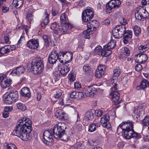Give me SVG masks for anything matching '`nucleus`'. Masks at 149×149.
I'll return each mask as SVG.
<instances>
[{
    "label": "nucleus",
    "instance_id": "1",
    "mask_svg": "<svg viewBox=\"0 0 149 149\" xmlns=\"http://www.w3.org/2000/svg\"><path fill=\"white\" fill-rule=\"evenodd\" d=\"M31 125L32 121L29 119L26 122L24 121L22 124L21 122H19L12 134L17 136L23 140H31L32 137L30 133L32 130Z\"/></svg>",
    "mask_w": 149,
    "mask_h": 149
},
{
    "label": "nucleus",
    "instance_id": "2",
    "mask_svg": "<svg viewBox=\"0 0 149 149\" xmlns=\"http://www.w3.org/2000/svg\"><path fill=\"white\" fill-rule=\"evenodd\" d=\"M66 126L64 123H60L56 125L52 130L54 132V137L61 140L67 141L69 139L70 136L68 134L66 129Z\"/></svg>",
    "mask_w": 149,
    "mask_h": 149
},
{
    "label": "nucleus",
    "instance_id": "3",
    "mask_svg": "<svg viewBox=\"0 0 149 149\" xmlns=\"http://www.w3.org/2000/svg\"><path fill=\"white\" fill-rule=\"evenodd\" d=\"M43 60L40 57H37L32 60L31 69L35 74H39L44 69Z\"/></svg>",
    "mask_w": 149,
    "mask_h": 149
},
{
    "label": "nucleus",
    "instance_id": "4",
    "mask_svg": "<svg viewBox=\"0 0 149 149\" xmlns=\"http://www.w3.org/2000/svg\"><path fill=\"white\" fill-rule=\"evenodd\" d=\"M117 84L113 83V87L111 88L112 91L111 93V95L112 96V99L113 102V104L115 105H116L119 104L122 100L121 98L120 97V94L118 92L115 91L117 89Z\"/></svg>",
    "mask_w": 149,
    "mask_h": 149
},
{
    "label": "nucleus",
    "instance_id": "5",
    "mask_svg": "<svg viewBox=\"0 0 149 149\" xmlns=\"http://www.w3.org/2000/svg\"><path fill=\"white\" fill-rule=\"evenodd\" d=\"M59 61L62 63L70 62L73 58L72 53L70 52H59Z\"/></svg>",
    "mask_w": 149,
    "mask_h": 149
},
{
    "label": "nucleus",
    "instance_id": "6",
    "mask_svg": "<svg viewBox=\"0 0 149 149\" xmlns=\"http://www.w3.org/2000/svg\"><path fill=\"white\" fill-rule=\"evenodd\" d=\"M52 130H53V129L49 130H46L43 133V142L47 145H49L52 141V136L53 135H54V132L52 131Z\"/></svg>",
    "mask_w": 149,
    "mask_h": 149
},
{
    "label": "nucleus",
    "instance_id": "7",
    "mask_svg": "<svg viewBox=\"0 0 149 149\" xmlns=\"http://www.w3.org/2000/svg\"><path fill=\"white\" fill-rule=\"evenodd\" d=\"M133 126L132 122H123L118 126L117 129H121L123 132L124 135H125V132H130L133 130Z\"/></svg>",
    "mask_w": 149,
    "mask_h": 149
},
{
    "label": "nucleus",
    "instance_id": "8",
    "mask_svg": "<svg viewBox=\"0 0 149 149\" xmlns=\"http://www.w3.org/2000/svg\"><path fill=\"white\" fill-rule=\"evenodd\" d=\"M121 4L119 0H111L106 4V11L107 13H110L112 11L113 9L118 7Z\"/></svg>",
    "mask_w": 149,
    "mask_h": 149
},
{
    "label": "nucleus",
    "instance_id": "9",
    "mask_svg": "<svg viewBox=\"0 0 149 149\" xmlns=\"http://www.w3.org/2000/svg\"><path fill=\"white\" fill-rule=\"evenodd\" d=\"M59 52L56 50L53 49L50 54L48 58V61L50 64H54L55 63L58 59L59 60Z\"/></svg>",
    "mask_w": 149,
    "mask_h": 149
},
{
    "label": "nucleus",
    "instance_id": "10",
    "mask_svg": "<svg viewBox=\"0 0 149 149\" xmlns=\"http://www.w3.org/2000/svg\"><path fill=\"white\" fill-rule=\"evenodd\" d=\"M93 16V13L92 10L89 9H86L83 11L82 13V20L85 22H88L91 19Z\"/></svg>",
    "mask_w": 149,
    "mask_h": 149
},
{
    "label": "nucleus",
    "instance_id": "11",
    "mask_svg": "<svg viewBox=\"0 0 149 149\" xmlns=\"http://www.w3.org/2000/svg\"><path fill=\"white\" fill-rule=\"evenodd\" d=\"M83 92L87 97H93L97 92V89L93 86H86Z\"/></svg>",
    "mask_w": 149,
    "mask_h": 149
},
{
    "label": "nucleus",
    "instance_id": "12",
    "mask_svg": "<svg viewBox=\"0 0 149 149\" xmlns=\"http://www.w3.org/2000/svg\"><path fill=\"white\" fill-rule=\"evenodd\" d=\"M110 117L109 114H106L104 115L101 118L100 123L104 127H106L109 129L111 127V124L109 123Z\"/></svg>",
    "mask_w": 149,
    "mask_h": 149
},
{
    "label": "nucleus",
    "instance_id": "13",
    "mask_svg": "<svg viewBox=\"0 0 149 149\" xmlns=\"http://www.w3.org/2000/svg\"><path fill=\"white\" fill-rule=\"evenodd\" d=\"M61 24V26H58V28L59 30L63 34L68 33V30L71 29L73 27L72 25L69 23Z\"/></svg>",
    "mask_w": 149,
    "mask_h": 149
},
{
    "label": "nucleus",
    "instance_id": "14",
    "mask_svg": "<svg viewBox=\"0 0 149 149\" xmlns=\"http://www.w3.org/2000/svg\"><path fill=\"white\" fill-rule=\"evenodd\" d=\"M124 137L125 138L127 139H129L132 138L136 139H138L140 138V134L135 132L134 130L130 132H125Z\"/></svg>",
    "mask_w": 149,
    "mask_h": 149
},
{
    "label": "nucleus",
    "instance_id": "15",
    "mask_svg": "<svg viewBox=\"0 0 149 149\" xmlns=\"http://www.w3.org/2000/svg\"><path fill=\"white\" fill-rule=\"evenodd\" d=\"M136 56H137V58L136 61L138 63H143L145 62L148 59L147 56L146 54L143 53H140L136 54Z\"/></svg>",
    "mask_w": 149,
    "mask_h": 149
},
{
    "label": "nucleus",
    "instance_id": "16",
    "mask_svg": "<svg viewBox=\"0 0 149 149\" xmlns=\"http://www.w3.org/2000/svg\"><path fill=\"white\" fill-rule=\"evenodd\" d=\"M26 45L30 49H35L38 47L39 43L37 40L31 39L27 42Z\"/></svg>",
    "mask_w": 149,
    "mask_h": 149
},
{
    "label": "nucleus",
    "instance_id": "17",
    "mask_svg": "<svg viewBox=\"0 0 149 149\" xmlns=\"http://www.w3.org/2000/svg\"><path fill=\"white\" fill-rule=\"evenodd\" d=\"M105 69V66L100 65L99 66L95 72L96 76L98 78L101 77L104 74Z\"/></svg>",
    "mask_w": 149,
    "mask_h": 149
},
{
    "label": "nucleus",
    "instance_id": "18",
    "mask_svg": "<svg viewBox=\"0 0 149 149\" xmlns=\"http://www.w3.org/2000/svg\"><path fill=\"white\" fill-rule=\"evenodd\" d=\"M65 113L61 109L57 110L55 113V116L58 120H65L67 117L65 116Z\"/></svg>",
    "mask_w": 149,
    "mask_h": 149
},
{
    "label": "nucleus",
    "instance_id": "19",
    "mask_svg": "<svg viewBox=\"0 0 149 149\" xmlns=\"http://www.w3.org/2000/svg\"><path fill=\"white\" fill-rule=\"evenodd\" d=\"M3 79H1L0 81V84L1 86L3 88H6L9 87L10 86V81L8 80L6 78L5 75H1Z\"/></svg>",
    "mask_w": 149,
    "mask_h": 149
},
{
    "label": "nucleus",
    "instance_id": "20",
    "mask_svg": "<svg viewBox=\"0 0 149 149\" xmlns=\"http://www.w3.org/2000/svg\"><path fill=\"white\" fill-rule=\"evenodd\" d=\"M31 92L29 88L27 87L22 88L20 91V94L23 96L29 99L31 97Z\"/></svg>",
    "mask_w": 149,
    "mask_h": 149
},
{
    "label": "nucleus",
    "instance_id": "21",
    "mask_svg": "<svg viewBox=\"0 0 149 149\" xmlns=\"http://www.w3.org/2000/svg\"><path fill=\"white\" fill-rule=\"evenodd\" d=\"M25 71V70L24 67L20 66L13 70L11 73L12 74L15 73L17 75L19 76L24 73Z\"/></svg>",
    "mask_w": 149,
    "mask_h": 149
},
{
    "label": "nucleus",
    "instance_id": "22",
    "mask_svg": "<svg viewBox=\"0 0 149 149\" xmlns=\"http://www.w3.org/2000/svg\"><path fill=\"white\" fill-rule=\"evenodd\" d=\"M119 31V36L121 38L126 33L125 26L119 25L117 26Z\"/></svg>",
    "mask_w": 149,
    "mask_h": 149
},
{
    "label": "nucleus",
    "instance_id": "23",
    "mask_svg": "<svg viewBox=\"0 0 149 149\" xmlns=\"http://www.w3.org/2000/svg\"><path fill=\"white\" fill-rule=\"evenodd\" d=\"M59 70L60 72L63 75H66L68 73L69 69L66 65H64L59 68Z\"/></svg>",
    "mask_w": 149,
    "mask_h": 149
},
{
    "label": "nucleus",
    "instance_id": "24",
    "mask_svg": "<svg viewBox=\"0 0 149 149\" xmlns=\"http://www.w3.org/2000/svg\"><path fill=\"white\" fill-rule=\"evenodd\" d=\"M9 94L14 102H16L17 100L18 96L17 91H10Z\"/></svg>",
    "mask_w": 149,
    "mask_h": 149
},
{
    "label": "nucleus",
    "instance_id": "25",
    "mask_svg": "<svg viewBox=\"0 0 149 149\" xmlns=\"http://www.w3.org/2000/svg\"><path fill=\"white\" fill-rule=\"evenodd\" d=\"M148 86H149V82L147 80L144 79L142 80L140 86L137 87L136 88L139 89L138 88L140 87L143 89Z\"/></svg>",
    "mask_w": 149,
    "mask_h": 149
},
{
    "label": "nucleus",
    "instance_id": "26",
    "mask_svg": "<svg viewBox=\"0 0 149 149\" xmlns=\"http://www.w3.org/2000/svg\"><path fill=\"white\" fill-rule=\"evenodd\" d=\"M10 45L5 46L0 49V53L4 54L10 52Z\"/></svg>",
    "mask_w": 149,
    "mask_h": 149
},
{
    "label": "nucleus",
    "instance_id": "27",
    "mask_svg": "<svg viewBox=\"0 0 149 149\" xmlns=\"http://www.w3.org/2000/svg\"><path fill=\"white\" fill-rule=\"evenodd\" d=\"M112 33V35L115 37V38H120V36H119V31L117 26H116L113 29Z\"/></svg>",
    "mask_w": 149,
    "mask_h": 149
},
{
    "label": "nucleus",
    "instance_id": "28",
    "mask_svg": "<svg viewBox=\"0 0 149 149\" xmlns=\"http://www.w3.org/2000/svg\"><path fill=\"white\" fill-rule=\"evenodd\" d=\"M23 3V0H13V5L16 8H19L22 6Z\"/></svg>",
    "mask_w": 149,
    "mask_h": 149
},
{
    "label": "nucleus",
    "instance_id": "29",
    "mask_svg": "<svg viewBox=\"0 0 149 149\" xmlns=\"http://www.w3.org/2000/svg\"><path fill=\"white\" fill-rule=\"evenodd\" d=\"M149 49V44H146L143 45H140L139 47V51L140 53H143L145 51Z\"/></svg>",
    "mask_w": 149,
    "mask_h": 149
},
{
    "label": "nucleus",
    "instance_id": "30",
    "mask_svg": "<svg viewBox=\"0 0 149 149\" xmlns=\"http://www.w3.org/2000/svg\"><path fill=\"white\" fill-rule=\"evenodd\" d=\"M98 124L96 123H93L91 124L88 126V131L90 132H92L94 131L99 126Z\"/></svg>",
    "mask_w": 149,
    "mask_h": 149
},
{
    "label": "nucleus",
    "instance_id": "31",
    "mask_svg": "<svg viewBox=\"0 0 149 149\" xmlns=\"http://www.w3.org/2000/svg\"><path fill=\"white\" fill-rule=\"evenodd\" d=\"M45 13L46 14V16L45 19L41 22V25L42 27L47 25L49 21V15L48 14L47 12V11H45Z\"/></svg>",
    "mask_w": 149,
    "mask_h": 149
},
{
    "label": "nucleus",
    "instance_id": "32",
    "mask_svg": "<svg viewBox=\"0 0 149 149\" xmlns=\"http://www.w3.org/2000/svg\"><path fill=\"white\" fill-rule=\"evenodd\" d=\"M85 117L86 119L91 120H92L94 117L93 112L91 110H90L86 112L85 114Z\"/></svg>",
    "mask_w": 149,
    "mask_h": 149
},
{
    "label": "nucleus",
    "instance_id": "33",
    "mask_svg": "<svg viewBox=\"0 0 149 149\" xmlns=\"http://www.w3.org/2000/svg\"><path fill=\"white\" fill-rule=\"evenodd\" d=\"M133 30L135 35L136 36H138L141 33L140 27L138 26L135 25L133 28Z\"/></svg>",
    "mask_w": 149,
    "mask_h": 149
},
{
    "label": "nucleus",
    "instance_id": "34",
    "mask_svg": "<svg viewBox=\"0 0 149 149\" xmlns=\"http://www.w3.org/2000/svg\"><path fill=\"white\" fill-rule=\"evenodd\" d=\"M43 38L45 42V45L46 47L49 46V42L50 41V37L47 35H44Z\"/></svg>",
    "mask_w": 149,
    "mask_h": 149
},
{
    "label": "nucleus",
    "instance_id": "35",
    "mask_svg": "<svg viewBox=\"0 0 149 149\" xmlns=\"http://www.w3.org/2000/svg\"><path fill=\"white\" fill-rule=\"evenodd\" d=\"M116 42L113 40H111L109 43L108 45H106L104 46V47L107 48L108 49H111L113 48L116 45Z\"/></svg>",
    "mask_w": 149,
    "mask_h": 149
},
{
    "label": "nucleus",
    "instance_id": "36",
    "mask_svg": "<svg viewBox=\"0 0 149 149\" xmlns=\"http://www.w3.org/2000/svg\"><path fill=\"white\" fill-rule=\"evenodd\" d=\"M7 96L5 97L4 101L7 103L11 104L13 102H14L12 97L10 96L9 93L8 94L7 93L5 94Z\"/></svg>",
    "mask_w": 149,
    "mask_h": 149
},
{
    "label": "nucleus",
    "instance_id": "37",
    "mask_svg": "<svg viewBox=\"0 0 149 149\" xmlns=\"http://www.w3.org/2000/svg\"><path fill=\"white\" fill-rule=\"evenodd\" d=\"M135 18L137 19L140 20H141L142 18H146L147 17H145V16H144V15H142L139 11H137L136 13H135Z\"/></svg>",
    "mask_w": 149,
    "mask_h": 149
},
{
    "label": "nucleus",
    "instance_id": "38",
    "mask_svg": "<svg viewBox=\"0 0 149 149\" xmlns=\"http://www.w3.org/2000/svg\"><path fill=\"white\" fill-rule=\"evenodd\" d=\"M113 78L118 77L120 73V70L119 68H116L113 71Z\"/></svg>",
    "mask_w": 149,
    "mask_h": 149
},
{
    "label": "nucleus",
    "instance_id": "39",
    "mask_svg": "<svg viewBox=\"0 0 149 149\" xmlns=\"http://www.w3.org/2000/svg\"><path fill=\"white\" fill-rule=\"evenodd\" d=\"M90 67L87 64L84 65L83 67V70L86 74L89 73L91 72Z\"/></svg>",
    "mask_w": 149,
    "mask_h": 149
},
{
    "label": "nucleus",
    "instance_id": "40",
    "mask_svg": "<svg viewBox=\"0 0 149 149\" xmlns=\"http://www.w3.org/2000/svg\"><path fill=\"white\" fill-rule=\"evenodd\" d=\"M142 124L145 126H148L149 125V116H146L143 120Z\"/></svg>",
    "mask_w": 149,
    "mask_h": 149
},
{
    "label": "nucleus",
    "instance_id": "41",
    "mask_svg": "<svg viewBox=\"0 0 149 149\" xmlns=\"http://www.w3.org/2000/svg\"><path fill=\"white\" fill-rule=\"evenodd\" d=\"M17 107L18 109L22 111H25L26 109V107L25 105L21 103H19L17 104Z\"/></svg>",
    "mask_w": 149,
    "mask_h": 149
},
{
    "label": "nucleus",
    "instance_id": "42",
    "mask_svg": "<svg viewBox=\"0 0 149 149\" xmlns=\"http://www.w3.org/2000/svg\"><path fill=\"white\" fill-rule=\"evenodd\" d=\"M61 24L67 23L66 22V17L65 13H62L60 16Z\"/></svg>",
    "mask_w": 149,
    "mask_h": 149
},
{
    "label": "nucleus",
    "instance_id": "43",
    "mask_svg": "<svg viewBox=\"0 0 149 149\" xmlns=\"http://www.w3.org/2000/svg\"><path fill=\"white\" fill-rule=\"evenodd\" d=\"M119 21L123 26H125L127 24V20L123 17L120 16L119 18Z\"/></svg>",
    "mask_w": 149,
    "mask_h": 149
},
{
    "label": "nucleus",
    "instance_id": "44",
    "mask_svg": "<svg viewBox=\"0 0 149 149\" xmlns=\"http://www.w3.org/2000/svg\"><path fill=\"white\" fill-rule=\"evenodd\" d=\"M26 18L30 24L33 22V15L31 13L27 14Z\"/></svg>",
    "mask_w": 149,
    "mask_h": 149
},
{
    "label": "nucleus",
    "instance_id": "45",
    "mask_svg": "<svg viewBox=\"0 0 149 149\" xmlns=\"http://www.w3.org/2000/svg\"><path fill=\"white\" fill-rule=\"evenodd\" d=\"M98 10H102L103 8L102 3L100 0H96Z\"/></svg>",
    "mask_w": 149,
    "mask_h": 149
},
{
    "label": "nucleus",
    "instance_id": "46",
    "mask_svg": "<svg viewBox=\"0 0 149 149\" xmlns=\"http://www.w3.org/2000/svg\"><path fill=\"white\" fill-rule=\"evenodd\" d=\"M91 32L90 31H89V30H87L86 31H84L83 35L84 37L86 39H89Z\"/></svg>",
    "mask_w": 149,
    "mask_h": 149
},
{
    "label": "nucleus",
    "instance_id": "47",
    "mask_svg": "<svg viewBox=\"0 0 149 149\" xmlns=\"http://www.w3.org/2000/svg\"><path fill=\"white\" fill-rule=\"evenodd\" d=\"M62 93V91L60 89H58L56 91V92L54 95V97L56 98H59L61 95Z\"/></svg>",
    "mask_w": 149,
    "mask_h": 149
},
{
    "label": "nucleus",
    "instance_id": "48",
    "mask_svg": "<svg viewBox=\"0 0 149 149\" xmlns=\"http://www.w3.org/2000/svg\"><path fill=\"white\" fill-rule=\"evenodd\" d=\"M17 148L16 146L13 143H10L7 144L6 148L7 149H15Z\"/></svg>",
    "mask_w": 149,
    "mask_h": 149
},
{
    "label": "nucleus",
    "instance_id": "49",
    "mask_svg": "<svg viewBox=\"0 0 149 149\" xmlns=\"http://www.w3.org/2000/svg\"><path fill=\"white\" fill-rule=\"evenodd\" d=\"M124 52L123 53V54L127 56H128L130 54V52L128 48L127 47H124Z\"/></svg>",
    "mask_w": 149,
    "mask_h": 149
},
{
    "label": "nucleus",
    "instance_id": "50",
    "mask_svg": "<svg viewBox=\"0 0 149 149\" xmlns=\"http://www.w3.org/2000/svg\"><path fill=\"white\" fill-rule=\"evenodd\" d=\"M103 111L101 110H97L95 111V114L96 116L100 117L102 114Z\"/></svg>",
    "mask_w": 149,
    "mask_h": 149
},
{
    "label": "nucleus",
    "instance_id": "51",
    "mask_svg": "<svg viewBox=\"0 0 149 149\" xmlns=\"http://www.w3.org/2000/svg\"><path fill=\"white\" fill-rule=\"evenodd\" d=\"M88 143L89 145L91 146H95L98 144V142L97 141H93V140L88 141Z\"/></svg>",
    "mask_w": 149,
    "mask_h": 149
},
{
    "label": "nucleus",
    "instance_id": "52",
    "mask_svg": "<svg viewBox=\"0 0 149 149\" xmlns=\"http://www.w3.org/2000/svg\"><path fill=\"white\" fill-rule=\"evenodd\" d=\"M104 49L101 52V55L102 56L107 57V50H108V48H105L104 47Z\"/></svg>",
    "mask_w": 149,
    "mask_h": 149
},
{
    "label": "nucleus",
    "instance_id": "53",
    "mask_svg": "<svg viewBox=\"0 0 149 149\" xmlns=\"http://www.w3.org/2000/svg\"><path fill=\"white\" fill-rule=\"evenodd\" d=\"M77 92L74 91L72 92L70 95V97L72 98H77Z\"/></svg>",
    "mask_w": 149,
    "mask_h": 149
},
{
    "label": "nucleus",
    "instance_id": "54",
    "mask_svg": "<svg viewBox=\"0 0 149 149\" xmlns=\"http://www.w3.org/2000/svg\"><path fill=\"white\" fill-rule=\"evenodd\" d=\"M142 68V66L140 64H137L135 68V70L138 72L141 70Z\"/></svg>",
    "mask_w": 149,
    "mask_h": 149
},
{
    "label": "nucleus",
    "instance_id": "55",
    "mask_svg": "<svg viewBox=\"0 0 149 149\" xmlns=\"http://www.w3.org/2000/svg\"><path fill=\"white\" fill-rule=\"evenodd\" d=\"M84 96L83 93L80 92H77V98L80 99Z\"/></svg>",
    "mask_w": 149,
    "mask_h": 149
},
{
    "label": "nucleus",
    "instance_id": "56",
    "mask_svg": "<svg viewBox=\"0 0 149 149\" xmlns=\"http://www.w3.org/2000/svg\"><path fill=\"white\" fill-rule=\"evenodd\" d=\"M83 46L84 44L83 42H79L78 48V49L80 51H82L83 50Z\"/></svg>",
    "mask_w": 149,
    "mask_h": 149
},
{
    "label": "nucleus",
    "instance_id": "57",
    "mask_svg": "<svg viewBox=\"0 0 149 149\" xmlns=\"http://www.w3.org/2000/svg\"><path fill=\"white\" fill-rule=\"evenodd\" d=\"M102 49L101 47L98 45L96 47L94 51L95 52H100Z\"/></svg>",
    "mask_w": 149,
    "mask_h": 149
},
{
    "label": "nucleus",
    "instance_id": "58",
    "mask_svg": "<svg viewBox=\"0 0 149 149\" xmlns=\"http://www.w3.org/2000/svg\"><path fill=\"white\" fill-rule=\"evenodd\" d=\"M37 99L38 101H39L42 97V94L39 92H37L36 93Z\"/></svg>",
    "mask_w": 149,
    "mask_h": 149
},
{
    "label": "nucleus",
    "instance_id": "59",
    "mask_svg": "<svg viewBox=\"0 0 149 149\" xmlns=\"http://www.w3.org/2000/svg\"><path fill=\"white\" fill-rule=\"evenodd\" d=\"M57 25L58 24L56 22L52 23L50 27L51 29L52 30L54 29Z\"/></svg>",
    "mask_w": 149,
    "mask_h": 149
},
{
    "label": "nucleus",
    "instance_id": "60",
    "mask_svg": "<svg viewBox=\"0 0 149 149\" xmlns=\"http://www.w3.org/2000/svg\"><path fill=\"white\" fill-rule=\"evenodd\" d=\"M127 56L123 54H121L120 56V58L121 61H125L126 58L127 57Z\"/></svg>",
    "mask_w": 149,
    "mask_h": 149
},
{
    "label": "nucleus",
    "instance_id": "61",
    "mask_svg": "<svg viewBox=\"0 0 149 149\" xmlns=\"http://www.w3.org/2000/svg\"><path fill=\"white\" fill-rule=\"evenodd\" d=\"M74 87L76 88H80L81 87V84L77 82H75L74 84Z\"/></svg>",
    "mask_w": 149,
    "mask_h": 149
},
{
    "label": "nucleus",
    "instance_id": "62",
    "mask_svg": "<svg viewBox=\"0 0 149 149\" xmlns=\"http://www.w3.org/2000/svg\"><path fill=\"white\" fill-rule=\"evenodd\" d=\"M138 11L142 15H143V14L146 13V10L143 8H141Z\"/></svg>",
    "mask_w": 149,
    "mask_h": 149
},
{
    "label": "nucleus",
    "instance_id": "63",
    "mask_svg": "<svg viewBox=\"0 0 149 149\" xmlns=\"http://www.w3.org/2000/svg\"><path fill=\"white\" fill-rule=\"evenodd\" d=\"M9 10L8 7L3 6L2 8V11L4 13H6Z\"/></svg>",
    "mask_w": 149,
    "mask_h": 149
},
{
    "label": "nucleus",
    "instance_id": "64",
    "mask_svg": "<svg viewBox=\"0 0 149 149\" xmlns=\"http://www.w3.org/2000/svg\"><path fill=\"white\" fill-rule=\"evenodd\" d=\"M8 111H7L4 110L3 114V117L4 118L7 117L8 116Z\"/></svg>",
    "mask_w": 149,
    "mask_h": 149
}]
</instances>
